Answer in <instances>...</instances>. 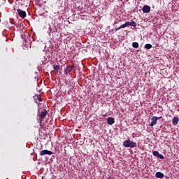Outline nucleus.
Here are the masks:
<instances>
[{
  "instance_id": "nucleus-14",
  "label": "nucleus",
  "mask_w": 179,
  "mask_h": 179,
  "mask_svg": "<svg viewBox=\"0 0 179 179\" xmlns=\"http://www.w3.org/2000/svg\"><path fill=\"white\" fill-rule=\"evenodd\" d=\"M53 69L54 71H56L57 72H58V71H59V66L58 65H54Z\"/></svg>"
},
{
  "instance_id": "nucleus-20",
  "label": "nucleus",
  "mask_w": 179,
  "mask_h": 179,
  "mask_svg": "<svg viewBox=\"0 0 179 179\" xmlns=\"http://www.w3.org/2000/svg\"><path fill=\"white\" fill-rule=\"evenodd\" d=\"M131 136H132V138H136V134L133 133V134H131Z\"/></svg>"
},
{
  "instance_id": "nucleus-7",
  "label": "nucleus",
  "mask_w": 179,
  "mask_h": 179,
  "mask_svg": "<svg viewBox=\"0 0 179 179\" xmlns=\"http://www.w3.org/2000/svg\"><path fill=\"white\" fill-rule=\"evenodd\" d=\"M48 112L47 110H44L43 112H41L40 115H39V118L41 119V120H43L44 118H45V117L47 116Z\"/></svg>"
},
{
  "instance_id": "nucleus-3",
  "label": "nucleus",
  "mask_w": 179,
  "mask_h": 179,
  "mask_svg": "<svg viewBox=\"0 0 179 179\" xmlns=\"http://www.w3.org/2000/svg\"><path fill=\"white\" fill-rule=\"evenodd\" d=\"M45 155H48L49 156H51V155H54V152L48 150H43L40 152V156H45Z\"/></svg>"
},
{
  "instance_id": "nucleus-21",
  "label": "nucleus",
  "mask_w": 179,
  "mask_h": 179,
  "mask_svg": "<svg viewBox=\"0 0 179 179\" xmlns=\"http://www.w3.org/2000/svg\"><path fill=\"white\" fill-rule=\"evenodd\" d=\"M106 179H111V177H107Z\"/></svg>"
},
{
  "instance_id": "nucleus-6",
  "label": "nucleus",
  "mask_w": 179,
  "mask_h": 179,
  "mask_svg": "<svg viewBox=\"0 0 179 179\" xmlns=\"http://www.w3.org/2000/svg\"><path fill=\"white\" fill-rule=\"evenodd\" d=\"M73 69V68L72 67V66H67L64 69V73H65L66 75H68V73H69V72H71Z\"/></svg>"
},
{
  "instance_id": "nucleus-5",
  "label": "nucleus",
  "mask_w": 179,
  "mask_h": 179,
  "mask_svg": "<svg viewBox=\"0 0 179 179\" xmlns=\"http://www.w3.org/2000/svg\"><path fill=\"white\" fill-rule=\"evenodd\" d=\"M142 10L143 13H150V6L145 5L143 7Z\"/></svg>"
},
{
  "instance_id": "nucleus-10",
  "label": "nucleus",
  "mask_w": 179,
  "mask_h": 179,
  "mask_svg": "<svg viewBox=\"0 0 179 179\" xmlns=\"http://www.w3.org/2000/svg\"><path fill=\"white\" fill-rule=\"evenodd\" d=\"M155 177L157 178H163V177H164V174H163L162 172H157L155 173Z\"/></svg>"
},
{
  "instance_id": "nucleus-8",
  "label": "nucleus",
  "mask_w": 179,
  "mask_h": 179,
  "mask_svg": "<svg viewBox=\"0 0 179 179\" xmlns=\"http://www.w3.org/2000/svg\"><path fill=\"white\" fill-rule=\"evenodd\" d=\"M107 122L109 125H113V124H114V122H115V120L114 117H108Z\"/></svg>"
},
{
  "instance_id": "nucleus-13",
  "label": "nucleus",
  "mask_w": 179,
  "mask_h": 179,
  "mask_svg": "<svg viewBox=\"0 0 179 179\" xmlns=\"http://www.w3.org/2000/svg\"><path fill=\"white\" fill-rule=\"evenodd\" d=\"M145 48H146V50H150V48H152V44L150 43H147L145 45Z\"/></svg>"
},
{
  "instance_id": "nucleus-12",
  "label": "nucleus",
  "mask_w": 179,
  "mask_h": 179,
  "mask_svg": "<svg viewBox=\"0 0 179 179\" xmlns=\"http://www.w3.org/2000/svg\"><path fill=\"white\" fill-rule=\"evenodd\" d=\"M132 47L133 48H139V43L138 42H133Z\"/></svg>"
},
{
  "instance_id": "nucleus-18",
  "label": "nucleus",
  "mask_w": 179,
  "mask_h": 179,
  "mask_svg": "<svg viewBox=\"0 0 179 179\" xmlns=\"http://www.w3.org/2000/svg\"><path fill=\"white\" fill-rule=\"evenodd\" d=\"M157 157H159V159H164V156H163V155H162V154H159Z\"/></svg>"
},
{
  "instance_id": "nucleus-19",
  "label": "nucleus",
  "mask_w": 179,
  "mask_h": 179,
  "mask_svg": "<svg viewBox=\"0 0 179 179\" xmlns=\"http://www.w3.org/2000/svg\"><path fill=\"white\" fill-rule=\"evenodd\" d=\"M49 34H51V25L49 24V31H48Z\"/></svg>"
},
{
  "instance_id": "nucleus-16",
  "label": "nucleus",
  "mask_w": 179,
  "mask_h": 179,
  "mask_svg": "<svg viewBox=\"0 0 179 179\" xmlns=\"http://www.w3.org/2000/svg\"><path fill=\"white\" fill-rule=\"evenodd\" d=\"M131 26H133V27H136V22H135V21L131 20Z\"/></svg>"
},
{
  "instance_id": "nucleus-9",
  "label": "nucleus",
  "mask_w": 179,
  "mask_h": 179,
  "mask_svg": "<svg viewBox=\"0 0 179 179\" xmlns=\"http://www.w3.org/2000/svg\"><path fill=\"white\" fill-rule=\"evenodd\" d=\"M179 119L178 117L175 116L172 120L173 125H177L178 124Z\"/></svg>"
},
{
  "instance_id": "nucleus-2",
  "label": "nucleus",
  "mask_w": 179,
  "mask_h": 179,
  "mask_svg": "<svg viewBox=\"0 0 179 179\" xmlns=\"http://www.w3.org/2000/svg\"><path fill=\"white\" fill-rule=\"evenodd\" d=\"M160 118H163V117H152L151 119L150 127H154V125H156V124H157V120H160Z\"/></svg>"
},
{
  "instance_id": "nucleus-4",
  "label": "nucleus",
  "mask_w": 179,
  "mask_h": 179,
  "mask_svg": "<svg viewBox=\"0 0 179 179\" xmlns=\"http://www.w3.org/2000/svg\"><path fill=\"white\" fill-rule=\"evenodd\" d=\"M17 12L20 17H22V19H24V17H26V11H23L22 10L17 9Z\"/></svg>"
},
{
  "instance_id": "nucleus-15",
  "label": "nucleus",
  "mask_w": 179,
  "mask_h": 179,
  "mask_svg": "<svg viewBox=\"0 0 179 179\" xmlns=\"http://www.w3.org/2000/svg\"><path fill=\"white\" fill-rule=\"evenodd\" d=\"M152 155H153V156H155L156 157H159V155H160V153H159L158 151H154V152H152Z\"/></svg>"
},
{
  "instance_id": "nucleus-17",
  "label": "nucleus",
  "mask_w": 179,
  "mask_h": 179,
  "mask_svg": "<svg viewBox=\"0 0 179 179\" xmlns=\"http://www.w3.org/2000/svg\"><path fill=\"white\" fill-rule=\"evenodd\" d=\"M125 24H126V27H128V26H131V21L125 22Z\"/></svg>"
},
{
  "instance_id": "nucleus-1",
  "label": "nucleus",
  "mask_w": 179,
  "mask_h": 179,
  "mask_svg": "<svg viewBox=\"0 0 179 179\" xmlns=\"http://www.w3.org/2000/svg\"><path fill=\"white\" fill-rule=\"evenodd\" d=\"M123 146L124 148H131V149H134V148H136V143L130 140H126L123 142Z\"/></svg>"
},
{
  "instance_id": "nucleus-11",
  "label": "nucleus",
  "mask_w": 179,
  "mask_h": 179,
  "mask_svg": "<svg viewBox=\"0 0 179 179\" xmlns=\"http://www.w3.org/2000/svg\"><path fill=\"white\" fill-rule=\"evenodd\" d=\"M125 27H127V25L124 23V24H122L121 26H120L119 27L115 28V31H118V30H121V29H125Z\"/></svg>"
}]
</instances>
